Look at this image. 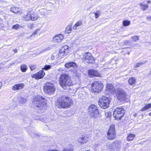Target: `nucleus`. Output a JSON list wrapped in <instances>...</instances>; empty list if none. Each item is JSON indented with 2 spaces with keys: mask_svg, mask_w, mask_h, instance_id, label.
Segmentation results:
<instances>
[{
  "mask_svg": "<svg viewBox=\"0 0 151 151\" xmlns=\"http://www.w3.org/2000/svg\"><path fill=\"white\" fill-rule=\"evenodd\" d=\"M58 106L60 108H65L69 107L72 104L71 99L65 96H62L58 100Z\"/></svg>",
  "mask_w": 151,
  "mask_h": 151,
  "instance_id": "1",
  "label": "nucleus"
},
{
  "mask_svg": "<svg viewBox=\"0 0 151 151\" xmlns=\"http://www.w3.org/2000/svg\"><path fill=\"white\" fill-rule=\"evenodd\" d=\"M59 83L63 89H65L67 87L73 84L70 77L67 75H62L59 79Z\"/></svg>",
  "mask_w": 151,
  "mask_h": 151,
  "instance_id": "2",
  "label": "nucleus"
},
{
  "mask_svg": "<svg viewBox=\"0 0 151 151\" xmlns=\"http://www.w3.org/2000/svg\"><path fill=\"white\" fill-rule=\"evenodd\" d=\"M46 99L41 96L37 95L34 99L32 102L35 106L40 109H42L46 104Z\"/></svg>",
  "mask_w": 151,
  "mask_h": 151,
  "instance_id": "3",
  "label": "nucleus"
},
{
  "mask_svg": "<svg viewBox=\"0 0 151 151\" xmlns=\"http://www.w3.org/2000/svg\"><path fill=\"white\" fill-rule=\"evenodd\" d=\"M114 93L115 94L117 99L120 101L126 100L127 99L126 93L122 88H118Z\"/></svg>",
  "mask_w": 151,
  "mask_h": 151,
  "instance_id": "4",
  "label": "nucleus"
},
{
  "mask_svg": "<svg viewBox=\"0 0 151 151\" xmlns=\"http://www.w3.org/2000/svg\"><path fill=\"white\" fill-rule=\"evenodd\" d=\"M88 112L91 117L94 119L98 116L99 113L97 106L93 104L89 106Z\"/></svg>",
  "mask_w": 151,
  "mask_h": 151,
  "instance_id": "5",
  "label": "nucleus"
},
{
  "mask_svg": "<svg viewBox=\"0 0 151 151\" xmlns=\"http://www.w3.org/2000/svg\"><path fill=\"white\" fill-rule=\"evenodd\" d=\"M43 89L45 92L51 95L54 93L56 88L53 84L50 83H47L45 85Z\"/></svg>",
  "mask_w": 151,
  "mask_h": 151,
  "instance_id": "6",
  "label": "nucleus"
},
{
  "mask_svg": "<svg viewBox=\"0 0 151 151\" xmlns=\"http://www.w3.org/2000/svg\"><path fill=\"white\" fill-rule=\"evenodd\" d=\"M124 115V110L122 108H116L114 111L113 116L116 120H120Z\"/></svg>",
  "mask_w": 151,
  "mask_h": 151,
  "instance_id": "7",
  "label": "nucleus"
},
{
  "mask_svg": "<svg viewBox=\"0 0 151 151\" xmlns=\"http://www.w3.org/2000/svg\"><path fill=\"white\" fill-rule=\"evenodd\" d=\"M103 87L102 83L99 81H94L91 84V90L95 93L101 92Z\"/></svg>",
  "mask_w": 151,
  "mask_h": 151,
  "instance_id": "8",
  "label": "nucleus"
},
{
  "mask_svg": "<svg viewBox=\"0 0 151 151\" xmlns=\"http://www.w3.org/2000/svg\"><path fill=\"white\" fill-rule=\"evenodd\" d=\"M121 144L120 141H117L108 144L107 147L110 151H117L120 150Z\"/></svg>",
  "mask_w": 151,
  "mask_h": 151,
  "instance_id": "9",
  "label": "nucleus"
},
{
  "mask_svg": "<svg viewBox=\"0 0 151 151\" xmlns=\"http://www.w3.org/2000/svg\"><path fill=\"white\" fill-rule=\"evenodd\" d=\"M110 101L107 97L103 96L100 99L99 102V104L102 108L106 109L109 106Z\"/></svg>",
  "mask_w": 151,
  "mask_h": 151,
  "instance_id": "10",
  "label": "nucleus"
},
{
  "mask_svg": "<svg viewBox=\"0 0 151 151\" xmlns=\"http://www.w3.org/2000/svg\"><path fill=\"white\" fill-rule=\"evenodd\" d=\"M68 46L65 45L59 51L58 55L59 57L63 58L66 56L69 53Z\"/></svg>",
  "mask_w": 151,
  "mask_h": 151,
  "instance_id": "11",
  "label": "nucleus"
},
{
  "mask_svg": "<svg viewBox=\"0 0 151 151\" xmlns=\"http://www.w3.org/2000/svg\"><path fill=\"white\" fill-rule=\"evenodd\" d=\"M115 132L114 126L111 125L110 127L108 130L107 137L110 139H113L115 137Z\"/></svg>",
  "mask_w": 151,
  "mask_h": 151,
  "instance_id": "12",
  "label": "nucleus"
},
{
  "mask_svg": "<svg viewBox=\"0 0 151 151\" xmlns=\"http://www.w3.org/2000/svg\"><path fill=\"white\" fill-rule=\"evenodd\" d=\"M83 58L85 60V61L88 63H92L94 61L91 54L89 53H86L84 55Z\"/></svg>",
  "mask_w": 151,
  "mask_h": 151,
  "instance_id": "13",
  "label": "nucleus"
},
{
  "mask_svg": "<svg viewBox=\"0 0 151 151\" xmlns=\"http://www.w3.org/2000/svg\"><path fill=\"white\" fill-rule=\"evenodd\" d=\"M45 74V73L43 71L40 70L37 73L32 75V77L36 79H39L43 78Z\"/></svg>",
  "mask_w": 151,
  "mask_h": 151,
  "instance_id": "14",
  "label": "nucleus"
},
{
  "mask_svg": "<svg viewBox=\"0 0 151 151\" xmlns=\"http://www.w3.org/2000/svg\"><path fill=\"white\" fill-rule=\"evenodd\" d=\"M89 138L87 135H82L78 139V142L81 144L86 143L88 141Z\"/></svg>",
  "mask_w": 151,
  "mask_h": 151,
  "instance_id": "15",
  "label": "nucleus"
},
{
  "mask_svg": "<svg viewBox=\"0 0 151 151\" xmlns=\"http://www.w3.org/2000/svg\"><path fill=\"white\" fill-rule=\"evenodd\" d=\"M64 38L63 35L62 34H59L55 36L53 39L54 42L57 43L61 42Z\"/></svg>",
  "mask_w": 151,
  "mask_h": 151,
  "instance_id": "16",
  "label": "nucleus"
},
{
  "mask_svg": "<svg viewBox=\"0 0 151 151\" xmlns=\"http://www.w3.org/2000/svg\"><path fill=\"white\" fill-rule=\"evenodd\" d=\"M106 89L111 93L114 94L116 90H115L113 86L111 84L108 83L106 85Z\"/></svg>",
  "mask_w": 151,
  "mask_h": 151,
  "instance_id": "17",
  "label": "nucleus"
},
{
  "mask_svg": "<svg viewBox=\"0 0 151 151\" xmlns=\"http://www.w3.org/2000/svg\"><path fill=\"white\" fill-rule=\"evenodd\" d=\"M88 74L91 77L93 76L99 77L100 76V74L97 71L94 70H90L88 71Z\"/></svg>",
  "mask_w": 151,
  "mask_h": 151,
  "instance_id": "18",
  "label": "nucleus"
},
{
  "mask_svg": "<svg viewBox=\"0 0 151 151\" xmlns=\"http://www.w3.org/2000/svg\"><path fill=\"white\" fill-rule=\"evenodd\" d=\"M24 86V85L23 83L17 84L14 86L13 87V90L14 91L17 90L21 89L23 88Z\"/></svg>",
  "mask_w": 151,
  "mask_h": 151,
  "instance_id": "19",
  "label": "nucleus"
},
{
  "mask_svg": "<svg viewBox=\"0 0 151 151\" xmlns=\"http://www.w3.org/2000/svg\"><path fill=\"white\" fill-rule=\"evenodd\" d=\"M65 66L66 68H69L70 67H73L76 68L77 66V65L76 63L74 62H70L66 63L65 65Z\"/></svg>",
  "mask_w": 151,
  "mask_h": 151,
  "instance_id": "20",
  "label": "nucleus"
},
{
  "mask_svg": "<svg viewBox=\"0 0 151 151\" xmlns=\"http://www.w3.org/2000/svg\"><path fill=\"white\" fill-rule=\"evenodd\" d=\"M145 1L144 0L142 3L139 4V5L141 9L143 10H145L147 9L148 7V4H145Z\"/></svg>",
  "mask_w": 151,
  "mask_h": 151,
  "instance_id": "21",
  "label": "nucleus"
},
{
  "mask_svg": "<svg viewBox=\"0 0 151 151\" xmlns=\"http://www.w3.org/2000/svg\"><path fill=\"white\" fill-rule=\"evenodd\" d=\"M39 17V16L35 13H32L31 14V20L32 21H35L37 20Z\"/></svg>",
  "mask_w": 151,
  "mask_h": 151,
  "instance_id": "22",
  "label": "nucleus"
},
{
  "mask_svg": "<svg viewBox=\"0 0 151 151\" xmlns=\"http://www.w3.org/2000/svg\"><path fill=\"white\" fill-rule=\"evenodd\" d=\"M73 148L71 145H68L65 147H64L63 151H73Z\"/></svg>",
  "mask_w": 151,
  "mask_h": 151,
  "instance_id": "23",
  "label": "nucleus"
},
{
  "mask_svg": "<svg viewBox=\"0 0 151 151\" xmlns=\"http://www.w3.org/2000/svg\"><path fill=\"white\" fill-rule=\"evenodd\" d=\"M30 13V12H28L27 15L24 16L23 18L24 20L28 21L31 20V14Z\"/></svg>",
  "mask_w": 151,
  "mask_h": 151,
  "instance_id": "24",
  "label": "nucleus"
},
{
  "mask_svg": "<svg viewBox=\"0 0 151 151\" xmlns=\"http://www.w3.org/2000/svg\"><path fill=\"white\" fill-rule=\"evenodd\" d=\"M151 108V103L146 104L145 106L141 109L142 111H146Z\"/></svg>",
  "mask_w": 151,
  "mask_h": 151,
  "instance_id": "25",
  "label": "nucleus"
},
{
  "mask_svg": "<svg viewBox=\"0 0 151 151\" xmlns=\"http://www.w3.org/2000/svg\"><path fill=\"white\" fill-rule=\"evenodd\" d=\"M20 9L17 7H12L11 9V11L12 12L15 14L18 13L20 12Z\"/></svg>",
  "mask_w": 151,
  "mask_h": 151,
  "instance_id": "26",
  "label": "nucleus"
},
{
  "mask_svg": "<svg viewBox=\"0 0 151 151\" xmlns=\"http://www.w3.org/2000/svg\"><path fill=\"white\" fill-rule=\"evenodd\" d=\"M135 136V135L133 134H128L127 139L128 141L132 140L133 139Z\"/></svg>",
  "mask_w": 151,
  "mask_h": 151,
  "instance_id": "27",
  "label": "nucleus"
},
{
  "mask_svg": "<svg viewBox=\"0 0 151 151\" xmlns=\"http://www.w3.org/2000/svg\"><path fill=\"white\" fill-rule=\"evenodd\" d=\"M82 24V22L81 21H78L74 25L73 29H76L78 27L80 26Z\"/></svg>",
  "mask_w": 151,
  "mask_h": 151,
  "instance_id": "28",
  "label": "nucleus"
},
{
  "mask_svg": "<svg viewBox=\"0 0 151 151\" xmlns=\"http://www.w3.org/2000/svg\"><path fill=\"white\" fill-rule=\"evenodd\" d=\"M27 66L26 65L22 64L20 66V69L23 72H25L27 69Z\"/></svg>",
  "mask_w": 151,
  "mask_h": 151,
  "instance_id": "29",
  "label": "nucleus"
},
{
  "mask_svg": "<svg viewBox=\"0 0 151 151\" xmlns=\"http://www.w3.org/2000/svg\"><path fill=\"white\" fill-rule=\"evenodd\" d=\"M136 82L135 79L133 77L130 78L128 81L129 84L130 85H132L134 84Z\"/></svg>",
  "mask_w": 151,
  "mask_h": 151,
  "instance_id": "30",
  "label": "nucleus"
},
{
  "mask_svg": "<svg viewBox=\"0 0 151 151\" xmlns=\"http://www.w3.org/2000/svg\"><path fill=\"white\" fill-rule=\"evenodd\" d=\"M18 100L20 104H24L26 101V100L22 97H19Z\"/></svg>",
  "mask_w": 151,
  "mask_h": 151,
  "instance_id": "31",
  "label": "nucleus"
},
{
  "mask_svg": "<svg viewBox=\"0 0 151 151\" xmlns=\"http://www.w3.org/2000/svg\"><path fill=\"white\" fill-rule=\"evenodd\" d=\"M130 24V22L128 20H124L122 22L123 25L124 26H129Z\"/></svg>",
  "mask_w": 151,
  "mask_h": 151,
  "instance_id": "32",
  "label": "nucleus"
},
{
  "mask_svg": "<svg viewBox=\"0 0 151 151\" xmlns=\"http://www.w3.org/2000/svg\"><path fill=\"white\" fill-rule=\"evenodd\" d=\"M95 15L96 19L98 18L100 14V12L99 11H97L96 13H93Z\"/></svg>",
  "mask_w": 151,
  "mask_h": 151,
  "instance_id": "33",
  "label": "nucleus"
},
{
  "mask_svg": "<svg viewBox=\"0 0 151 151\" xmlns=\"http://www.w3.org/2000/svg\"><path fill=\"white\" fill-rule=\"evenodd\" d=\"M145 63L142 62H140L136 63L134 65V67L135 68L139 67L141 66L143 64Z\"/></svg>",
  "mask_w": 151,
  "mask_h": 151,
  "instance_id": "34",
  "label": "nucleus"
},
{
  "mask_svg": "<svg viewBox=\"0 0 151 151\" xmlns=\"http://www.w3.org/2000/svg\"><path fill=\"white\" fill-rule=\"evenodd\" d=\"M51 68V65H47L45 66L44 67L42 68V69L47 70L50 69Z\"/></svg>",
  "mask_w": 151,
  "mask_h": 151,
  "instance_id": "35",
  "label": "nucleus"
},
{
  "mask_svg": "<svg viewBox=\"0 0 151 151\" xmlns=\"http://www.w3.org/2000/svg\"><path fill=\"white\" fill-rule=\"evenodd\" d=\"M66 31L68 33H70L71 31V27L70 26H69L67 27L66 29Z\"/></svg>",
  "mask_w": 151,
  "mask_h": 151,
  "instance_id": "36",
  "label": "nucleus"
},
{
  "mask_svg": "<svg viewBox=\"0 0 151 151\" xmlns=\"http://www.w3.org/2000/svg\"><path fill=\"white\" fill-rule=\"evenodd\" d=\"M27 27L29 29H32L34 27L33 24L32 23H29L27 24Z\"/></svg>",
  "mask_w": 151,
  "mask_h": 151,
  "instance_id": "37",
  "label": "nucleus"
},
{
  "mask_svg": "<svg viewBox=\"0 0 151 151\" xmlns=\"http://www.w3.org/2000/svg\"><path fill=\"white\" fill-rule=\"evenodd\" d=\"M132 39L134 40V41L136 42L139 40V37L138 36H135L132 37Z\"/></svg>",
  "mask_w": 151,
  "mask_h": 151,
  "instance_id": "38",
  "label": "nucleus"
},
{
  "mask_svg": "<svg viewBox=\"0 0 151 151\" xmlns=\"http://www.w3.org/2000/svg\"><path fill=\"white\" fill-rule=\"evenodd\" d=\"M43 10L42 9L40 11V13L41 15H42L43 16H46L47 14L45 13H43Z\"/></svg>",
  "mask_w": 151,
  "mask_h": 151,
  "instance_id": "39",
  "label": "nucleus"
},
{
  "mask_svg": "<svg viewBox=\"0 0 151 151\" xmlns=\"http://www.w3.org/2000/svg\"><path fill=\"white\" fill-rule=\"evenodd\" d=\"M19 25L18 24H16L13 26L12 28L14 29H17L19 27Z\"/></svg>",
  "mask_w": 151,
  "mask_h": 151,
  "instance_id": "40",
  "label": "nucleus"
},
{
  "mask_svg": "<svg viewBox=\"0 0 151 151\" xmlns=\"http://www.w3.org/2000/svg\"><path fill=\"white\" fill-rule=\"evenodd\" d=\"M106 117H110L111 116V113L110 112H107L106 113Z\"/></svg>",
  "mask_w": 151,
  "mask_h": 151,
  "instance_id": "41",
  "label": "nucleus"
},
{
  "mask_svg": "<svg viewBox=\"0 0 151 151\" xmlns=\"http://www.w3.org/2000/svg\"><path fill=\"white\" fill-rule=\"evenodd\" d=\"M38 32L36 29L35 31L32 34V35H31V36H33L34 35H35Z\"/></svg>",
  "mask_w": 151,
  "mask_h": 151,
  "instance_id": "42",
  "label": "nucleus"
},
{
  "mask_svg": "<svg viewBox=\"0 0 151 151\" xmlns=\"http://www.w3.org/2000/svg\"><path fill=\"white\" fill-rule=\"evenodd\" d=\"M78 97L81 99H82L83 97V95L82 94V93H79V94H78Z\"/></svg>",
  "mask_w": 151,
  "mask_h": 151,
  "instance_id": "43",
  "label": "nucleus"
},
{
  "mask_svg": "<svg viewBox=\"0 0 151 151\" xmlns=\"http://www.w3.org/2000/svg\"><path fill=\"white\" fill-rule=\"evenodd\" d=\"M35 68V66H32L30 67V68L32 70H33Z\"/></svg>",
  "mask_w": 151,
  "mask_h": 151,
  "instance_id": "44",
  "label": "nucleus"
},
{
  "mask_svg": "<svg viewBox=\"0 0 151 151\" xmlns=\"http://www.w3.org/2000/svg\"><path fill=\"white\" fill-rule=\"evenodd\" d=\"M47 151H60L59 150H56V149H52L49 150H48Z\"/></svg>",
  "mask_w": 151,
  "mask_h": 151,
  "instance_id": "45",
  "label": "nucleus"
},
{
  "mask_svg": "<svg viewBox=\"0 0 151 151\" xmlns=\"http://www.w3.org/2000/svg\"><path fill=\"white\" fill-rule=\"evenodd\" d=\"M147 19L148 20H151V16H149L147 17Z\"/></svg>",
  "mask_w": 151,
  "mask_h": 151,
  "instance_id": "46",
  "label": "nucleus"
},
{
  "mask_svg": "<svg viewBox=\"0 0 151 151\" xmlns=\"http://www.w3.org/2000/svg\"><path fill=\"white\" fill-rule=\"evenodd\" d=\"M55 58V56L54 55H51V57H50V59L51 60H53Z\"/></svg>",
  "mask_w": 151,
  "mask_h": 151,
  "instance_id": "47",
  "label": "nucleus"
},
{
  "mask_svg": "<svg viewBox=\"0 0 151 151\" xmlns=\"http://www.w3.org/2000/svg\"><path fill=\"white\" fill-rule=\"evenodd\" d=\"M145 2H146L147 4L148 3H151V1L150 0H149V1H146L145 0Z\"/></svg>",
  "mask_w": 151,
  "mask_h": 151,
  "instance_id": "48",
  "label": "nucleus"
},
{
  "mask_svg": "<svg viewBox=\"0 0 151 151\" xmlns=\"http://www.w3.org/2000/svg\"><path fill=\"white\" fill-rule=\"evenodd\" d=\"M13 51L15 52H17V49H13Z\"/></svg>",
  "mask_w": 151,
  "mask_h": 151,
  "instance_id": "49",
  "label": "nucleus"
},
{
  "mask_svg": "<svg viewBox=\"0 0 151 151\" xmlns=\"http://www.w3.org/2000/svg\"><path fill=\"white\" fill-rule=\"evenodd\" d=\"M129 146V144L128 143H127L126 144V147H128Z\"/></svg>",
  "mask_w": 151,
  "mask_h": 151,
  "instance_id": "50",
  "label": "nucleus"
},
{
  "mask_svg": "<svg viewBox=\"0 0 151 151\" xmlns=\"http://www.w3.org/2000/svg\"><path fill=\"white\" fill-rule=\"evenodd\" d=\"M36 30L37 31V32H38L40 30V28H38L36 29Z\"/></svg>",
  "mask_w": 151,
  "mask_h": 151,
  "instance_id": "51",
  "label": "nucleus"
},
{
  "mask_svg": "<svg viewBox=\"0 0 151 151\" xmlns=\"http://www.w3.org/2000/svg\"><path fill=\"white\" fill-rule=\"evenodd\" d=\"M64 70L63 69H62V68H60L58 70Z\"/></svg>",
  "mask_w": 151,
  "mask_h": 151,
  "instance_id": "52",
  "label": "nucleus"
},
{
  "mask_svg": "<svg viewBox=\"0 0 151 151\" xmlns=\"http://www.w3.org/2000/svg\"><path fill=\"white\" fill-rule=\"evenodd\" d=\"M74 76H78V75L77 74H76V73H74Z\"/></svg>",
  "mask_w": 151,
  "mask_h": 151,
  "instance_id": "53",
  "label": "nucleus"
},
{
  "mask_svg": "<svg viewBox=\"0 0 151 151\" xmlns=\"http://www.w3.org/2000/svg\"><path fill=\"white\" fill-rule=\"evenodd\" d=\"M1 86H2V84L1 83H0V88H1Z\"/></svg>",
  "mask_w": 151,
  "mask_h": 151,
  "instance_id": "54",
  "label": "nucleus"
},
{
  "mask_svg": "<svg viewBox=\"0 0 151 151\" xmlns=\"http://www.w3.org/2000/svg\"><path fill=\"white\" fill-rule=\"evenodd\" d=\"M149 115L151 116V112L149 114Z\"/></svg>",
  "mask_w": 151,
  "mask_h": 151,
  "instance_id": "55",
  "label": "nucleus"
},
{
  "mask_svg": "<svg viewBox=\"0 0 151 151\" xmlns=\"http://www.w3.org/2000/svg\"><path fill=\"white\" fill-rule=\"evenodd\" d=\"M150 73H151V69H150Z\"/></svg>",
  "mask_w": 151,
  "mask_h": 151,
  "instance_id": "56",
  "label": "nucleus"
},
{
  "mask_svg": "<svg viewBox=\"0 0 151 151\" xmlns=\"http://www.w3.org/2000/svg\"><path fill=\"white\" fill-rule=\"evenodd\" d=\"M1 68L0 67V69H1Z\"/></svg>",
  "mask_w": 151,
  "mask_h": 151,
  "instance_id": "57",
  "label": "nucleus"
}]
</instances>
